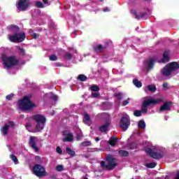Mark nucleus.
<instances>
[{
    "label": "nucleus",
    "mask_w": 179,
    "mask_h": 179,
    "mask_svg": "<svg viewBox=\"0 0 179 179\" xmlns=\"http://www.w3.org/2000/svg\"><path fill=\"white\" fill-rule=\"evenodd\" d=\"M49 59L50 61H57V59H58V56L56 55H51L49 56Z\"/></svg>",
    "instance_id": "nucleus-36"
},
{
    "label": "nucleus",
    "mask_w": 179,
    "mask_h": 179,
    "mask_svg": "<svg viewBox=\"0 0 179 179\" xmlns=\"http://www.w3.org/2000/svg\"><path fill=\"white\" fill-rule=\"evenodd\" d=\"M119 156H121V157H128L129 152L127 150H119Z\"/></svg>",
    "instance_id": "nucleus-22"
},
{
    "label": "nucleus",
    "mask_w": 179,
    "mask_h": 179,
    "mask_svg": "<svg viewBox=\"0 0 179 179\" xmlns=\"http://www.w3.org/2000/svg\"><path fill=\"white\" fill-rule=\"evenodd\" d=\"M83 121L84 122H89V121H90V115H89L87 113H85L84 115Z\"/></svg>",
    "instance_id": "nucleus-34"
},
{
    "label": "nucleus",
    "mask_w": 179,
    "mask_h": 179,
    "mask_svg": "<svg viewBox=\"0 0 179 179\" xmlns=\"http://www.w3.org/2000/svg\"><path fill=\"white\" fill-rule=\"evenodd\" d=\"M107 10H108L107 8L104 10L105 12H107Z\"/></svg>",
    "instance_id": "nucleus-59"
},
{
    "label": "nucleus",
    "mask_w": 179,
    "mask_h": 179,
    "mask_svg": "<svg viewBox=\"0 0 179 179\" xmlns=\"http://www.w3.org/2000/svg\"><path fill=\"white\" fill-rule=\"evenodd\" d=\"M145 1H148V0H145Z\"/></svg>",
    "instance_id": "nucleus-61"
},
{
    "label": "nucleus",
    "mask_w": 179,
    "mask_h": 179,
    "mask_svg": "<svg viewBox=\"0 0 179 179\" xmlns=\"http://www.w3.org/2000/svg\"><path fill=\"white\" fill-rule=\"evenodd\" d=\"M26 129H27V131H30V129H31V123H27L25 125Z\"/></svg>",
    "instance_id": "nucleus-45"
},
{
    "label": "nucleus",
    "mask_w": 179,
    "mask_h": 179,
    "mask_svg": "<svg viewBox=\"0 0 179 179\" xmlns=\"http://www.w3.org/2000/svg\"><path fill=\"white\" fill-rule=\"evenodd\" d=\"M32 36H33V38H37L38 37V34L34 33V34H33Z\"/></svg>",
    "instance_id": "nucleus-50"
},
{
    "label": "nucleus",
    "mask_w": 179,
    "mask_h": 179,
    "mask_svg": "<svg viewBox=\"0 0 179 179\" xmlns=\"http://www.w3.org/2000/svg\"><path fill=\"white\" fill-rule=\"evenodd\" d=\"M83 179H88L87 178H84Z\"/></svg>",
    "instance_id": "nucleus-60"
},
{
    "label": "nucleus",
    "mask_w": 179,
    "mask_h": 179,
    "mask_svg": "<svg viewBox=\"0 0 179 179\" xmlns=\"http://www.w3.org/2000/svg\"><path fill=\"white\" fill-rule=\"evenodd\" d=\"M36 141H37V137L31 136L29 137V146L34 152H38V147H37V144H36Z\"/></svg>",
    "instance_id": "nucleus-10"
},
{
    "label": "nucleus",
    "mask_w": 179,
    "mask_h": 179,
    "mask_svg": "<svg viewBox=\"0 0 179 179\" xmlns=\"http://www.w3.org/2000/svg\"><path fill=\"white\" fill-rule=\"evenodd\" d=\"M17 50H20V51H21V52H23V49L22 48H20V46H17Z\"/></svg>",
    "instance_id": "nucleus-53"
},
{
    "label": "nucleus",
    "mask_w": 179,
    "mask_h": 179,
    "mask_svg": "<svg viewBox=\"0 0 179 179\" xmlns=\"http://www.w3.org/2000/svg\"><path fill=\"white\" fill-rule=\"evenodd\" d=\"M52 99L54 100V101H57V100H58V96L53 94L52 96Z\"/></svg>",
    "instance_id": "nucleus-47"
},
{
    "label": "nucleus",
    "mask_w": 179,
    "mask_h": 179,
    "mask_svg": "<svg viewBox=\"0 0 179 179\" xmlns=\"http://www.w3.org/2000/svg\"><path fill=\"white\" fill-rule=\"evenodd\" d=\"M156 166H157V164L156 162L148 163V164H146V165H145V166L148 169H155V167H156Z\"/></svg>",
    "instance_id": "nucleus-28"
},
{
    "label": "nucleus",
    "mask_w": 179,
    "mask_h": 179,
    "mask_svg": "<svg viewBox=\"0 0 179 179\" xmlns=\"http://www.w3.org/2000/svg\"><path fill=\"white\" fill-rule=\"evenodd\" d=\"M91 145L92 141H84L81 143V145L84 147L91 146Z\"/></svg>",
    "instance_id": "nucleus-37"
},
{
    "label": "nucleus",
    "mask_w": 179,
    "mask_h": 179,
    "mask_svg": "<svg viewBox=\"0 0 179 179\" xmlns=\"http://www.w3.org/2000/svg\"><path fill=\"white\" fill-rule=\"evenodd\" d=\"M118 143V138L114 136H111L108 141V143L110 146L114 147Z\"/></svg>",
    "instance_id": "nucleus-17"
},
{
    "label": "nucleus",
    "mask_w": 179,
    "mask_h": 179,
    "mask_svg": "<svg viewBox=\"0 0 179 179\" xmlns=\"http://www.w3.org/2000/svg\"><path fill=\"white\" fill-rule=\"evenodd\" d=\"M115 97H117L118 100H122V94L121 93H117L114 94Z\"/></svg>",
    "instance_id": "nucleus-39"
},
{
    "label": "nucleus",
    "mask_w": 179,
    "mask_h": 179,
    "mask_svg": "<svg viewBox=\"0 0 179 179\" xmlns=\"http://www.w3.org/2000/svg\"><path fill=\"white\" fill-rule=\"evenodd\" d=\"M92 96L94 99H97V97H100V94L97 92L92 93Z\"/></svg>",
    "instance_id": "nucleus-43"
},
{
    "label": "nucleus",
    "mask_w": 179,
    "mask_h": 179,
    "mask_svg": "<svg viewBox=\"0 0 179 179\" xmlns=\"http://www.w3.org/2000/svg\"><path fill=\"white\" fill-rule=\"evenodd\" d=\"M147 88L150 92H152V93H155L157 90L156 85H148Z\"/></svg>",
    "instance_id": "nucleus-26"
},
{
    "label": "nucleus",
    "mask_w": 179,
    "mask_h": 179,
    "mask_svg": "<svg viewBox=\"0 0 179 179\" xmlns=\"http://www.w3.org/2000/svg\"><path fill=\"white\" fill-rule=\"evenodd\" d=\"M129 103V99L123 101V106H127Z\"/></svg>",
    "instance_id": "nucleus-49"
},
{
    "label": "nucleus",
    "mask_w": 179,
    "mask_h": 179,
    "mask_svg": "<svg viewBox=\"0 0 179 179\" xmlns=\"http://www.w3.org/2000/svg\"><path fill=\"white\" fill-rule=\"evenodd\" d=\"M145 152L150 157L155 159V160H160L163 157V154L162 152H155L152 148H148L145 149Z\"/></svg>",
    "instance_id": "nucleus-9"
},
{
    "label": "nucleus",
    "mask_w": 179,
    "mask_h": 179,
    "mask_svg": "<svg viewBox=\"0 0 179 179\" xmlns=\"http://www.w3.org/2000/svg\"><path fill=\"white\" fill-rule=\"evenodd\" d=\"M140 111H141V113H143L144 114H146V113H148V108L144 107L143 106H141V110Z\"/></svg>",
    "instance_id": "nucleus-41"
},
{
    "label": "nucleus",
    "mask_w": 179,
    "mask_h": 179,
    "mask_svg": "<svg viewBox=\"0 0 179 179\" xmlns=\"http://www.w3.org/2000/svg\"><path fill=\"white\" fill-rule=\"evenodd\" d=\"M146 127V123H145V121L143 120H140L138 122V128L140 129H143L144 128Z\"/></svg>",
    "instance_id": "nucleus-27"
},
{
    "label": "nucleus",
    "mask_w": 179,
    "mask_h": 179,
    "mask_svg": "<svg viewBox=\"0 0 179 179\" xmlns=\"http://www.w3.org/2000/svg\"><path fill=\"white\" fill-rule=\"evenodd\" d=\"M36 7L39 8H44V4H43V2H41V1H36Z\"/></svg>",
    "instance_id": "nucleus-35"
},
{
    "label": "nucleus",
    "mask_w": 179,
    "mask_h": 179,
    "mask_svg": "<svg viewBox=\"0 0 179 179\" xmlns=\"http://www.w3.org/2000/svg\"><path fill=\"white\" fill-rule=\"evenodd\" d=\"M33 120L36 121L37 123L36 126V132H40L44 129V125L45 124V122L47 120L45 119V117L42 115H34L33 117Z\"/></svg>",
    "instance_id": "nucleus-4"
},
{
    "label": "nucleus",
    "mask_w": 179,
    "mask_h": 179,
    "mask_svg": "<svg viewBox=\"0 0 179 179\" xmlns=\"http://www.w3.org/2000/svg\"><path fill=\"white\" fill-rule=\"evenodd\" d=\"M62 170H64V166H62V165H57L56 166V171H62Z\"/></svg>",
    "instance_id": "nucleus-40"
},
{
    "label": "nucleus",
    "mask_w": 179,
    "mask_h": 179,
    "mask_svg": "<svg viewBox=\"0 0 179 179\" xmlns=\"http://www.w3.org/2000/svg\"><path fill=\"white\" fill-rule=\"evenodd\" d=\"M63 135L66 136L63 138V142H72L73 141V134L72 133H68V130H64Z\"/></svg>",
    "instance_id": "nucleus-11"
},
{
    "label": "nucleus",
    "mask_w": 179,
    "mask_h": 179,
    "mask_svg": "<svg viewBox=\"0 0 179 179\" xmlns=\"http://www.w3.org/2000/svg\"><path fill=\"white\" fill-rule=\"evenodd\" d=\"M31 95L23 96V111H33L37 105L31 100Z\"/></svg>",
    "instance_id": "nucleus-6"
},
{
    "label": "nucleus",
    "mask_w": 179,
    "mask_h": 179,
    "mask_svg": "<svg viewBox=\"0 0 179 179\" xmlns=\"http://www.w3.org/2000/svg\"><path fill=\"white\" fill-rule=\"evenodd\" d=\"M130 125H131V120L129 119V116L122 117L120 122V127L123 131H127V129L129 128Z\"/></svg>",
    "instance_id": "nucleus-8"
},
{
    "label": "nucleus",
    "mask_w": 179,
    "mask_h": 179,
    "mask_svg": "<svg viewBox=\"0 0 179 179\" xmlns=\"http://www.w3.org/2000/svg\"><path fill=\"white\" fill-rule=\"evenodd\" d=\"M161 73L166 77L170 76L171 73L177 75L179 73V64L177 62H173L166 64L161 70Z\"/></svg>",
    "instance_id": "nucleus-2"
},
{
    "label": "nucleus",
    "mask_w": 179,
    "mask_h": 179,
    "mask_svg": "<svg viewBox=\"0 0 179 179\" xmlns=\"http://www.w3.org/2000/svg\"><path fill=\"white\" fill-rule=\"evenodd\" d=\"M133 83L134 86H136V87H142V82H141L136 78L133 80Z\"/></svg>",
    "instance_id": "nucleus-24"
},
{
    "label": "nucleus",
    "mask_w": 179,
    "mask_h": 179,
    "mask_svg": "<svg viewBox=\"0 0 179 179\" xmlns=\"http://www.w3.org/2000/svg\"><path fill=\"white\" fill-rule=\"evenodd\" d=\"M45 5H48V0H42Z\"/></svg>",
    "instance_id": "nucleus-52"
},
{
    "label": "nucleus",
    "mask_w": 179,
    "mask_h": 179,
    "mask_svg": "<svg viewBox=\"0 0 179 179\" xmlns=\"http://www.w3.org/2000/svg\"><path fill=\"white\" fill-rule=\"evenodd\" d=\"M18 10H23V0H19L17 5Z\"/></svg>",
    "instance_id": "nucleus-29"
},
{
    "label": "nucleus",
    "mask_w": 179,
    "mask_h": 179,
    "mask_svg": "<svg viewBox=\"0 0 179 179\" xmlns=\"http://www.w3.org/2000/svg\"><path fill=\"white\" fill-rule=\"evenodd\" d=\"M173 107V103L166 101L159 108V111H170Z\"/></svg>",
    "instance_id": "nucleus-12"
},
{
    "label": "nucleus",
    "mask_w": 179,
    "mask_h": 179,
    "mask_svg": "<svg viewBox=\"0 0 179 179\" xmlns=\"http://www.w3.org/2000/svg\"><path fill=\"white\" fill-rule=\"evenodd\" d=\"M1 131L3 135H8V132H9V126L5 124L4 127H1Z\"/></svg>",
    "instance_id": "nucleus-21"
},
{
    "label": "nucleus",
    "mask_w": 179,
    "mask_h": 179,
    "mask_svg": "<svg viewBox=\"0 0 179 179\" xmlns=\"http://www.w3.org/2000/svg\"><path fill=\"white\" fill-rule=\"evenodd\" d=\"M95 141H96V142H99V141H100V138L96 137V138H95Z\"/></svg>",
    "instance_id": "nucleus-56"
},
{
    "label": "nucleus",
    "mask_w": 179,
    "mask_h": 179,
    "mask_svg": "<svg viewBox=\"0 0 179 179\" xmlns=\"http://www.w3.org/2000/svg\"><path fill=\"white\" fill-rule=\"evenodd\" d=\"M105 46L104 47H108V45L110 44V42H105Z\"/></svg>",
    "instance_id": "nucleus-55"
},
{
    "label": "nucleus",
    "mask_w": 179,
    "mask_h": 179,
    "mask_svg": "<svg viewBox=\"0 0 179 179\" xmlns=\"http://www.w3.org/2000/svg\"><path fill=\"white\" fill-rule=\"evenodd\" d=\"M134 117H142V111L141 110H136L134 111Z\"/></svg>",
    "instance_id": "nucleus-31"
},
{
    "label": "nucleus",
    "mask_w": 179,
    "mask_h": 179,
    "mask_svg": "<svg viewBox=\"0 0 179 179\" xmlns=\"http://www.w3.org/2000/svg\"><path fill=\"white\" fill-rule=\"evenodd\" d=\"M10 158L11 159V160H13V163H15V164H17L19 163V161L17 160V157L16 156H15L14 155H10Z\"/></svg>",
    "instance_id": "nucleus-30"
},
{
    "label": "nucleus",
    "mask_w": 179,
    "mask_h": 179,
    "mask_svg": "<svg viewBox=\"0 0 179 179\" xmlns=\"http://www.w3.org/2000/svg\"><path fill=\"white\" fill-rule=\"evenodd\" d=\"M9 127H11V128H15V123H13V122L10 121L8 122V124H7Z\"/></svg>",
    "instance_id": "nucleus-46"
},
{
    "label": "nucleus",
    "mask_w": 179,
    "mask_h": 179,
    "mask_svg": "<svg viewBox=\"0 0 179 179\" xmlns=\"http://www.w3.org/2000/svg\"><path fill=\"white\" fill-rule=\"evenodd\" d=\"M25 37H26V34L24 32L23 33V40H24Z\"/></svg>",
    "instance_id": "nucleus-57"
},
{
    "label": "nucleus",
    "mask_w": 179,
    "mask_h": 179,
    "mask_svg": "<svg viewBox=\"0 0 179 179\" xmlns=\"http://www.w3.org/2000/svg\"><path fill=\"white\" fill-rule=\"evenodd\" d=\"M106 162H101V167L106 169V170H114L117 167V158L113 157L111 155H108L106 157Z\"/></svg>",
    "instance_id": "nucleus-3"
},
{
    "label": "nucleus",
    "mask_w": 179,
    "mask_h": 179,
    "mask_svg": "<svg viewBox=\"0 0 179 179\" xmlns=\"http://www.w3.org/2000/svg\"><path fill=\"white\" fill-rule=\"evenodd\" d=\"M56 152L57 153H59V155H62V149L61 148V147H57Z\"/></svg>",
    "instance_id": "nucleus-44"
},
{
    "label": "nucleus",
    "mask_w": 179,
    "mask_h": 179,
    "mask_svg": "<svg viewBox=\"0 0 179 179\" xmlns=\"http://www.w3.org/2000/svg\"><path fill=\"white\" fill-rule=\"evenodd\" d=\"M33 174L38 178L47 176L48 173L45 171V168L41 164H36L32 167Z\"/></svg>",
    "instance_id": "nucleus-7"
},
{
    "label": "nucleus",
    "mask_w": 179,
    "mask_h": 179,
    "mask_svg": "<svg viewBox=\"0 0 179 179\" xmlns=\"http://www.w3.org/2000/svg\"><path fill=\"white\" fill-rule=\"evenodd\" d=\"M2 61L3 65L7 68V69H10L12 66H15V65H17V59L15 56L8 57L6 55H2Z\"/></svg>",
    "instance_id": "nucleus-5"
},
{
    "label": "nucleus",
    "mask_w": 179,
    "mask_h": 179,
    "mask_svg": "<svg viewBox=\"0 0 179 179\" xmlns=\"http://www.w3.org/2000/svg\"><path fill=\"white\" fill-rule=\"evenodd\" d=\"M66 152L67 155H69V156H71V157H73L76 155V153L75 152V151H73V150L68 147L66 148Z\"/></svg>",
    "instance_id": "nucleus-23"
},
{
    "label": "nucleus",
    "mask_w": 179,
    "mask_h": 179,
    "mask_svg": "<svg viewBox=\"0 0 179 179\" xmlns=\"http://www.w3.org/2000/svg\"><path fill=\"white\" fill-rule=\"evenodd\" d=\"M18 108L20 111H23V99L18 101Z\"/></svg>",
    "instance_id": "nucleus-32"
},
{
    "label": "nucleus",
    "mask_w": 179,
    "mask_h": 179,
    "mask_svg": "<svg viewBox=\"0 0 179 179\" xmlns=\"http://www.w3.org/2000/svg\"><path fill=\"white\" fill-rule=\"evenodd\" d=\"M107 48V46H103L102 45H96L93 48V50L95 52H103L104 50Z\"/></svg>",
    "instance_id": "nucleus-16"
},
{
    "label": "nucleus",
    "mask_w": 179,
    "mask_h": 179,
    "mask_svg": "<svg viewBox=\"0 0 179 179\" xmlns=\"http://www.w3.org/2000/svg\"><path fill=\"white\" fill-rule=\"evenodd\" d=\"M163 87L164 89H166V90L169 89V84L167 83H164Z\"/></svg>",
    "instance_id": "nucleus-48"
},
{
    "label": "nucleus",
    "mask_w": 179,
    "mask_h": 179,
    "mask_svg": "<svg viewBox=\"0 0 179 179\" xmlns=\"http://www.w3.org/2000/svg\"><path fill=\"white\" fill-rule=\"evenodd\" d=\"M65 57L66 59L71 60L72 59V54H71L69 52H66Z\"/></svg>",
    "instance_id": "nucleus-38"
},
{
    "label": "nucleus",
    "mask_w": 179,
    "mask_h": 179,
    "mask_svg": "<svg viewBox=\"0 0 179 179\" xmlns=\"http://www.w3.org/2000/svg\"><path fill=\"white\" fill-rule=\"evenodd\" d=\"M31 5V1L30 0H23V10H27Z\"/></svg>",
    "instance_id": "nucleus-19"
},
{
    "label": "nucleus",
    "mask_w": 179,
    "mask_h": 179,
    "mask_svg": "<svg viewBox=\"0 0 179 179\" xmlns=\"http://www.w3.org/2000/svg\"><path fill=\"white\" fill-rule=\"evenodd\" d=\"M159 103V101L156 99H148L143 102L142 106L143 107L148 108V106H150V104H157Z\"/></svg>",
    "instance_id": "nucleus-13"
},
{
    "label": "nucleus",
    "mask_w": 179,
    "mask_h": 179,
    "mask_svg": "<svg viewBox=\"0 0 179 179\" xmlns=\"http://www.w3.org/2000/svg\"><path fill=\"white\" fill-rule=\"evenodd\" d=\"M55 66H62V64H61L59 63H56V64H55Z\"/></svg>",
    "instance_id": "nucleus-54"
},
{
    "label": "nucleus",
    "mask_w": 179,
    "mask_h": 179,
    "mask_svg": "<svg viewBox=\"0 0 179 179\" xmlns=\"http://www.w3.org/2000/svg\"><path fill=\"white\" fill-rule=\"evenodd\" d=\"M90 90L92 92H99L100 90V87L97 85H92L91 86Z\"/></svg>",
    "instance_id": "nucleus-33"
},
{
    "label": "nucleus",
    "mask_w": 179,
    "mask_h": 179,
    "mask_svg": "<svg viewBox=\"0 0 179 179\" xmlns=\"http://www.w3.org/2000/svg\"><path fill=\"white\" fill-rule=\"evenodd\" d=\"M156 62V60L155 59H150L147 62V69L148 71H152L153 69V67L155 66V63Z\"/></svg>",
    "instance_id": "nucleus-15"
},
{
    "label": "nucleus",
    "mask_w": 179,
    "mask_h": 179,
    "mask_svg": "<svg viewBox=\"0 0 179 179\" xmlns=\"http://www.w3.org/2000/svg\"><path fill=\"white\" fill-rule=\"evenodd\" d=\"M170 57H169V52L166 50L163 54L162 62H169Z\"/></svg>",
    "instance_id": "nucleus-20"
},
{
    "label": "nucleus",
    "mask_w": 179,
    "mask_h": 179,
    "mask_svg": "<svg viewBox=\"0 0 179 179\" xmlns=\"http://www.w3.org/2000/svg\"><path fill=\"white\" fill-rule=\"evenodd\" d=\"M131 13L134 15L136 19H143V17H145V16L148 15V13H139V14H138V13H136V10H131Z\"/></svg>",
    "instance_id": "nucleus-14"
},
{
    "label": "nucleus",
    "mask_w": 179,
    "mask_h": 179,
    "mask_svg": "<svg viewBox=\"0 0 179 179\" xmlns=\"http://www.w3.org/2000/svg\"><path fill=\"white\" fill-rule=\"evenodd\" d=\"M7 29L11 33H14L12 35H8V40L11 43H22L23 41V32H20V28L15 24H11L7 27Z\"/></svg>",
    "instance_id": "nucleus-1"
},
{
    "label": "nucleus",
    "mask_w": 179,
    "mask_h": 179,
    "mask_svg": "<svg viewBox=\"0 0 179 179\" xmlns=\"http://www.w3.org/2000/svg\"><path fill=\"white\" fill-rule=\"evenodd\" d=\"M110 127V122H106V124L99 127L100 132H107L108 127Z\"/></svg>",
    "instance_id": "nucleus-18"
},
{
    "label": "nucleus",
    "mask_w": 179,
    "mask_h": 179,
    "mask_svg": "<svg viewBox=\"0 0 179 179\" xmlns=\"http://www.w3.org/2000/svg\"><path fill=\"white\" fill-rule=\"evenodd\" d=\"M103 1H104V0H99L100 2H103Z\"/></svg>",
    "instance_id": "nucleus-58"
},
{
    "label": "nucleus",
    "mask_w": 179,
    "mask_h": 179,
    "mask_svg": "<svg viewBox=\"0 0 179 179\" xmlns=\"http://www.w3.org/2000/svg\"><path fill=\"white\" fill-rule=\"evenodd\" d=\"M78 80H80V82H86V80H87V77L83 74H80L78 76Z\"/></svg>",
    "instance_id": "nucleus-25"
},
{
    "label": "nucleus",
    "mask_w": 179,
    "mask_h": 179,
    "mask_svg": "<svg viewBox=\"0 0 179 179\" xmlns=\"http://www.w3.org/2000/svg\"><path fill=\"white\" fill-rule=\"evenodd\" d=\"M175 179H179V171H178L176 172V176H175Z\"/></svg>",
    "instance_id": "nucleus-51"
},
{
    "label": "nucleus",
    "mask_w": 179,
    "mask_h": 179,
    "mask_svg": "<svg viewBox=\"0 0 179 179\" xmlns=\"http://www.w3.org/2000/svg\"><path fill=\"white\" fill-rule=\"evenodd\" d=\"M13 96H15L14 94H8V95H7V96H6V100L10 101V100H12V99H13Z\"/></svg>",
    "instance_id": "nucleus-42"
}]
</instances>
